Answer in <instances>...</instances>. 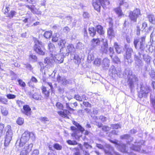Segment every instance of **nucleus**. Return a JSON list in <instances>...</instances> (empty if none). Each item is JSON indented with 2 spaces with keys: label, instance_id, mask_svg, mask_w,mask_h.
Instances as JSON below:
<instances>
[{
  "label": "nucleus",
  "instance_id": "09e8293b",
  "mask_svg": "<svg viewBox=\"0 0 155 155\" xmlns=\"http://www.w3.org/2000/svg\"><path fill=\"white\" fill-rule=\"evenodd\" d=\"M28 134L29 135V138L32 140V141H35V134L32 132H29Z\"/></svg>",
  "mask_w": 155,
  "mask_h": 155
},
{
  "label": "nucleus",
  "instance_id": "338daca9",
  "mask_svg": "<svg viewBox=\"0 0 155 155\" xmlns=\"http://www.w3.org/2000/svg\"><path fill=\"white\" fill-rule=\"evenodd\" d=\"M83 17L85 18H88L89 17V14L86 12H84L83 14Z\"/></svg>",
  "mask_w": 155,
  "mask_h": 155
},
{
  "label": "nucleus",
  "instance_id": "dca6fc26",
  "mask_svg": "<svg viewBox=\"0 0 155 155\" xmlns=\"http://www.w3.org/2000/svg\"><path fill=\"white\" fill-rule=\"evenodd\" d=\"M100 41L98 38H93L91 41V46L92 48H95L100 44Z\"/></svg>",
  "mask_w": 155,
  "mask_h": 155
},
{
  "label": "nucleus",
  "instance_id": "b1692460",
  "mask_svg": "<svg viewBox=\"0 0 155 155\" xmlns=\"http://www.w3.org/2000/svg\"><path fill=\"white\" fill-rule=\"evenodd\" d=\"M147 18L149 22L153 24H155V17L154 15L149 14L147 15Z\"/></svg>",
  "mask_w": 155,
  "mask_h": 155
},
{
  "label": "nucleus",
  "instance_id": "37998d69",
  "mask_svg": "<svg viewBox=\"0 0 155 155\" xmlns=\"http://www.w3.org/2000/svg\"><path fill=\"white\" fill-rule=\"evenodd\" d=\"M2 114L4 116H7L8 114V111L7 108L5 107L2 108L1 109Z\"/></svg>",
  "mask_w": 155,
  "mask_h": 155
},
{
  "label": "nucleus",
  "instance_id": "9b49d317",
  "mask_svg": "<svg viewBox=\"0 0 155 155\" xmlns=\"http://www.w3.org/2000/svg\"><path fill=\"white\" fill-rule=\"evenodd\" d=\"M144 141L142 140L138 142H136L135 143V145H132V146H130V149L135 151H140V147L141 145L143 144Z\"/></svg>",
  "mask_w": 155,
  "mask_h": 155
},
{
  "label": "nucleus",
  "instance_id": "bb28decb",
  "mask_svg": "<svg viewBox=\"0 0 155 155\" xmlns=\"http://www.w3.org/2000/svg\"><path fill=\"white\" fill-rule=\"evenodd\" d=\"M120 138L121 139H127V144L129 143V142L133 140V138L131 137L128 134H125L120 137Z\"/></svg>",
  "mask_w": 155,
  "mask_h": 155
},
{
  "label": "nucleus",
  "instance_id": "c03bdc74",
  "mask_svg": "<svg viewBox=\"0 0 155 155\" xmlns=\"http://www.w3.org/2000/svg\"><path fill=\"white\" fill-rule=\"evenodd\" d=\"M29 58L34 62H36L37 60V58L36 56L33 54H31L30 55Z\"/></svg>",
  "mask_w": 155,
  "mask_h": 155
},
{
  "label": "nucleus",
  "instance_id": "603ef678",
  "mask_svg": "<svg viewBox=\"0 0 155 155\" xmlns=\"http://www.w3.org/2000/svg\"><path fill=\"white\" fill-rule=\"evenodd\" d=\"M109 51V52L110 56L111 58H112L113 56V54L114 53L113 48L111 47H110L109 49L108 52Z\"/></svg>",
  "mask_w": 155,
  "mask_h": 155
},
{
  "label": "nucleus",
  "instance_id": "f03ea898",
  "mask_svg": "<svg viewBox=\"0 0 155 155\" xmlns=\"http://www.w3.org/2000/svg\"><path fill=\"white\" fill-rule=\"evenodd\" d=\"M125 75L128 78L127 82L131 88L134 87V85L137 84L138 78L134 74H133L132 71L129 69H126L124 71Z\"/></svg>",
  "mask_w": 155,
  "mask_h": 155
},
{
  "label": "nucleus",
  "instance_id": "7c9ffc66",
  "mask_svg": "<svg viewBox=\"0 0 155 155\" xmlns=\"http://www.w3.org/2000/svg\"><path fill=\"white\" fill-rule=\"evenodd\" d=\"M44 62L45 63L47 64V65L45 66V68H50L52 67V64L51 62H50L49 58H46L45 59Z\"/></svg>",
  "mask_w": 155,
  "mask_h": 155
},
{
  "label": "nucleus",
  "instance_id": "4468645a",
  "mask_svg": "<svg viewBox=\"0 0 155 155\" xmlns=\"http://www.w3.org/2000/svg\"><path fill=\"white\" fill-rule=\"evenodd\" d=\"M25 145L22 150L28 154L32 150L33 144L32 143H30Z\"/></svg>",
  "mask_w": 155,
  "mask_h": 155
},
{
  "label": "nucleus",
  "instance_id": "423d86ee",
  "mask_svg": "<svg viewBox=\"0 0 155 155\" xmlns=\"http://www.w3.org/2000/svg\"><path fill=\"white\" fill-rule=\"evenodd\" d=\"M29 139L28 132H25L22 135L21 139L17 140L16 144L18 145L20 147H23Z\"/></svg>",
  "mask_w": 155,
  "mask_h": 155
},
{
  "label": "nucleus",
  "instance_id": "58836bf2",
  "mask_svg": "<svg viewBox=\"0 0 155 155\" xmlns=\"http://www.w3.org/2000/svg\"><path fill=\"white\" fill-rule=\"evenodd\" d=\"M115 12L119 16H121L123 14L122 11L120 7L116 8L115 10Z\"/></svg>",
  "mask_w": 155,
  "mask_h": 155
},
{
  "label": "nucleus",
  "instance_id": "ddd939ff",
  "mask_svg": "<svg viewBox=\"0 0 155 155\" xmlns=\"http://www.w3.org/2000/svg\"><path fill=\"white\" fill-rule=\"evenodd\" d=\"M102 40L103 41V46L102 47V51L105 54H107L108 53L109 49L107 40L104 38H102Z\"/></svg>",
  "mask_w": 155,
  "mask_h": 155
},
{
  "label": "nucleus",
  "instance_id": "8fccbe9b",
  "mask_svg": "<svg viewBox=\"0 0 155 155\" xmlns=\"http://www.w3.org/2000/svg\"><path fill=\"white\" fill-rule=\"evenodd\" d=\"M17 124L19 125H21L24 123V119L21 117L18 118L16 121Z\"/></svg>",
  "mask_w": 155,
  "mask_h": 155
},
{
  "label": "nucleus",
  "instance_id": "de8ad7c7",
  "mask_svg": "<svg viewBox=\"0 0 155 155\" xmlns=\"http://www.w3.org/2000/svg\"><path fill=\"white\" fill-rule=\"evenodd\" d=\"M58 41V45L59 46H61L62 48H63V46H64V45L66 43L65 41V40H62L60 39V40H59Z\"/></svg>",
  "mask_w": 155,
  "mask_h": 155
},
{
  "label": "nucleus",
  "instance_id": "e2e57ef3",
  "mask_svg": "<svg viewBox=\"0 0 155 155\" xmlns=\"http://www.w3.org/2000/svg\"><path fill=\"white\" fill-rule=\"evenodd\" d=\"M113 129H117L119 128H120V127L118 124H115L112 125L111 127Z\"/></svg>",
  "mask_w": 155,
  "mask_h": 155
},
{
  "label": "nucleus",
  "instance_id": "9d476101",
  "mask_svg": "<svg viewBox=\"0 0 155 155\" xmlns=\"http://www.w3.org/2000/svg\"><path fill=\"white\" fill-rule=\"evenodd\" d=\"M110 142L113 143L115 144V146L118 149H119L121 152H127V151L126 150V145L122 143H120V142L118 143L117 140H115L114 141L110 140Z\"/></svg>",
  "mask_w": 155,
  "mask_h": 155
},
{
  "label": "nucleus",
  "instance_id": "13d9d810",
  "mask_svg": "<svg viewBox=\"0 0 155 155\" xmlns=\"http://www.w3.org/2000/svg\"><path fill=\"white\" fill-rule=\"evenodd\" d=\"M68 144L70 145H75L77 144V143L75 140H68L67 141Z\"/></svg>",
  "mask_w": 155,
  "mask_h": 155
},
{
  "label": "nucleus",
  "instance_id": "0eeeda50",
  "mask_svg": "<svg viewBox=\"0 0 155 155\" xmlns=\"http://www.w3.org/2000/svg\"><path fill=\"white\" fill-rule=\"evenodd\" d=\"M150 91L149 87L146 85H141L139 96L140 98L146 97Z\"/></svg>",
  "mask_w": 155,
  "mask_h": 155
},
{
  "label": "nucleus",
  "instance_id": "4c0bfd02",
  "mask_svg": "<svg viewBox=\"0 0 155 155\" xmlns=\"http://www.w3.org/2000/svg\"><path fill=\"white\" fill-rule=\"evenodd\" d=\"M0 102L3 104H7L8 100L4 97L0 96Z\"/></svg>",
  "mask_w": 155,
  "mask_h": 155
},
{
  "label": "nucleus",
  "instance_id": "412c9836",
  "mask_svg": "<svg viewBox=\"0 0 155 155\" xmlns=\"http://www.w3.org/2000/svg\"><path fill=\"white\" fill-rule=\"evenodd\" d=\"M23 112L27 115H29L31 114V109L29 106L28 105L24 106L23 107Z\"/></svg>",
  "mask_w": 155,
  "mask_h": 155
},
{
  "label": "nucleus",
  "instance_id": "f8f14e48",
  "mask_svg": "<svg viewBox=\"0 0 155 155\" xmlns=\"http://www.w3.org/2000/svg\"><path fill=\"white\" fill-rule=\"evenodd\" d=\"M92 5L96 10L98 12L100 11L101 5L100 0H93Z\"/></svg>",
  "mask_w": 155,
  "mask_h": 155
},
{
  "label": "nucleus",
  "instance_id": "7ed1b4c3",
  "mask_svg": "<svg viewBox=\"0 0 155 155\" xmlns=\"http://www.w3.org/2000/svg\"><path fill=\"white\" fill-rule=\"evenodd\" d=\"M35 45L34 47V50L38 54L44 55L45 54V48L41 41L37 38H34Z\"/></svg>",
  "mask_w": 155,
  "mask_h": 155
},
{
  "label": "nucleus",
  "instance_id": "79ce46f5",
  "mask_svg": "<svg viewBox=\"0 0 155 155\" xmlns=\"http://www.w3.org/2000/svg\"><path fill=\"white\" fill-rule=\"evenodd\" d=\"M56 107L58 109L63 110V106L62 104L60 102H57L55 105Z\"/></svg>",
  "mask_w": 155,
  "mask_h": 155
},
{
  "label": "nucleus",
  "instance_id": "a878e982",
  "mask_svg": "<svg viewBox=\"0 0 155 155\" xmlns=\"http://www.w3.org/2000/svg\"><path fill=\"white\" fill-rule=\"evenodd\" d=\"M41 89L42 93L44 94L45 97L47 98L49 95V89L47 90V88L45 86H42Z\"/></svg>",
  "mask_w": 155,
  "mask_h": 155
},
{
  "label": "nucleus",
  "instance_id": "f3484780",
  "mask_svg": "<svg viewBox=\"0 0 155 155\" xmlns=\"http://www.w3.org/2000/svg\"><path fill=\"white\" fill-rule=\"evenodd\" d=\"M57 80L58 83L63 85L66 84L68 83V81L64 77L58 76L57 77Z\"/></svg>",
  "mask_w": 155,
  "mask_h": 155
},
{
  "label": "nucleus",
  "instance_id": "a211bd4d",
  "mask_svg": "<svg viewBox=\"0 0 155 155\" xmlns=\"http://www.w3.org/2000/svg\"><path fill=\"white\" fill-rule=\"evenodd\" d=\"M110 60L107 58H104L102 62V66L104 69H107L109 66Z\"/></svg>",
  "mask_w": 155,
  "mask_h": 155
},
{
  "label": "nucleus",
  "instance_id": "c756f323",
  "mask_svg": "<svg viewBox=\"0 0 155 155\" xmlns=\"http://www.w3.org/2000/svg\"><path fill=\"white\" fill-rule=\"evenodd\" d=\"M75 49L72 45H69L67 47V51L68 53L70 52H74Z\"/></svg>",
  "mask_w": 155,
  "mask_h": 155
},
{
  "label": "nucleus",
  "instance_id": "a19ab883",
  "mask_svg": "<svg viewBox=\"0 0 155 155\" xmlns=\"http://www.w3.org/2000/svg\"><path fill=\"white\" fill-rule=\"evenodd\" d=\"M53 147L55 149L57 150H61L62 149V146L58 143H54Z\"/></svg>",
  "mask_w": 155,
  "mask_h": 155
},
{
  "label": "nucleus",
  "instance_id": "2f4dec72",
  "mask_svg": "<svg viewBox=\"0 0 155 155\" xmlns=\"http://www.w3.org/2000/svg\"><path fill=\"white\" fill-rule=\"evenodd\" d=\"M96 29L97 32L100 34L102 35L104 33L102 26L100 25H97L96 26Z\"/></svg>",
  "mask_w": 155,
  "mask_h": 155
},
{
  "label": "nucleus",
  "instance_id": "f704fd0d",
  "mask_svg": "<svg viewBox=\"0 0 155 155\" xmlns=\"http://www.w3.org/2000/svg\"><path fill=\"white\" fill-rule=\"evenodd\" d=\"M107 33L111 37V38L113 37L114 36L115 34L112 28H110L108 29L107 31Z\"/></svg>",
  "mask_w": 155,
  "mask_h": 155
},
{
  "label": "nucleus",
  "instance_id": "864d4df0",
  "mask_svg": "<svg viewBox=\"0 0 155 155\" xmlns=\"http://www.w3.org/2000/svg\"><path fill=\"white\" fill-rule=\"evenodd\" d=\"M101 59L100 58H97L95 59L94 63L98 66L100 65L101 64Z\"/></svg>",
  "mask_w": 155,
  "mask_h": 155
},
{
  "label": "nucleus",
  "instance_id": "ea45409f",
  "mask_svg": "<svg viewBox=\"0 0 155 155\" xmlns=\"http://www.w3.org/2000/svg\"><path fill=\"white\" fill-rule=\"evenodd\" d=\"M150 103L153 108L155 110V96L153 97L150 96Z\"/></svg>",
  "mask_w": 155,
  "mask_h": 155
},
{
  "label": "nucleus",
  "instance_id": "680f3d73",
  "mask_svg": "<svg viewBox=\"0 0 155 155\" xmlns=\"http://www.w3.org/2000/svg\"><path fill=\"white\" fill-rule=\"evenodd\" d=\"M45 85L46 86H49L50 87V89L51 90H53V86L52 85V83L51 82H46L45 83Z\"/></svg>",
  "mask_w": 155,
  "mask_h": 155
},
{
  "label": "nucleus",
  "instance_id": "5701e85b",
  "mask_svg": "<svg viewBox=\"0 0 155 155\" xmlns=\"http://www.w3.org/2000/svg\"><path fill=\"white\" fill-rule=\"evenodd\" d=\"M107 146L109 148V149L110 150L112 151V152L111 151L110 153L108 152V151H107V150H105V151L106 153L108 154V155H120L118 153L115 152L114 151V148L113 147H110V146L109 145H107Z\"/></svg>",
  "mask_w": 155,
  "mask_h": 155
},
{
  "label": "nucleus",
  "instance_id": "cd10ccee",
  "mask_svg": "<svg viewBox=\"0 0 155 155\" xmlns=\"http://www.w3.org/2000/svg\"><path fill=\"white\" fill-rule=\"evenodd\" d=\"M114 46L116 52L118 54L120 53L122 51V48L120 46L118 45L117 43L116 42L114 43Z\"/></svg>",
  "mask_w": 155,
  "mask_h": 155
},
{
  "label": "nucleus",
  "instance_id": "39448f33",
  "mask_svg": "<svg viewBox=\"0 0 155 155\" xmlns=\"http://www.w3.org/2000/svg\"><path fill=\"white\" fill-rule=\"evenodd\" d=\"M5 131L6 134L4 145L5 147H7L12 140L13 134L11 127L9 125H8L5 127Z\"/></svg>",
  "mask_w": 155,
  "mask_h": 155
},
{
  "label": "nucleus",
  "instance_id": "774afa93",
  "mask_svg": "<svg viewBox=\"0 0 155 155\" xmlns=\"http://www.w3.org/2000/svg\"><path fill=\"white\" fill-rule=\"evenodd\" d=\"M99 119L102 122H104L106 120L107 118L103 116H101L100 117Z\"/></svg>",
  "mask_w": 155,
  "mask_h": 155
},
{
  "label": "nucleus",
  "instance_id": "393cba45",
  "mask_svg": "<svg viewBox=\"0 0 155 155\" xmlns=\"http://www.w3.org/2000/svg\"><path fill=\"white\" fill-rule=\"evenodd\" d=\"M107 145H109L110 146V147H111L110 145H106V148L107 149H104V146L101 144H98V143H97L96 144V146L99 149H104V151L105 153L107 154L108 155V153H105V150H107V151H108V152H110L111 151V152H112V151L111 150H110L109 149V148L107 147Z\"/></svg>",
  "mask_w": 155,
  "mask_h": 155
},
{
  "label": "nucleus",
  "instance_id": "69168bd1",
  "mask_svg": "<svg viewBox=\"0 0 155 155\" xmlns=\"http://www.w3.org/2000/svg\"><path fill=\"white\" fill-rule=\"evenodd\" d=\"M84 47V45L81 42H78V48L79 49H82Z\"/></svg>",
  "mask_w": 155,
  "mask_h": 155
},
{
  "label": "nucleus",
  "instance_id": "6ab92c4d",
  "mask_svg": "<svg viewBox=\"0 0 155 155\" xmlns=\"http://www.w3.org/2000/svg\"><path fill=\"white\" fill-rule=\"evenodd\" d=\"M58 114L61 117H64L69 118L68 115L69 114V112L67 110H64L63 111H60L58 112Z\"/></svg>",
  "mask_w": 155,
  "mask_h": 155
},
{
  "label": "nucleus",
  "instance_id": "20e7f679",
  "mask_svg": "<svg viewBox=\"0 0 155 155\" xmlns=\"http://www.w3.org/2000/svg\"><path fill=\"white\" fill-rule=\"evenodd\" d=\"M146 36L141 37L140 38H135L134 39V44L136 49L139 48L143 50L144 48Z\"/></svg>",
  "mask_w": 155,
  "mask_h": 155
},
{
  "label": "nucleus",
  "instance_id": "6e6552de",
  "mask_svg": "<svg viewBox=\"0 0 155 155\" xmlns=\"http://www.w3.org/2000/svg\"><path fill=\"white\" fill-rule=\"evenodd\" d=\"M127 45H125V47L127 49L126 55L124 56L125 60L128 63H131L132 61L131 58V54L133 52V50L131 48L127 47Z\"/></svg>",
  "mask_w": 155,
  "mask_h": 155
},
{
  "label": "nucleus",
  "instance_id": "4be33fe9",
  "mask_svg": "<svg viewBox=\"0 0 155 155\" xmlns=\"http://www.w3.org/2000/svg\"><path fill=\"white\" fill-rule=\"evenodd\" d=\"M71 130L72 131V133L71 134L72 137H74V139H77V137H78V129L76 127L73 126L71 127Z\"/></svg>",
  "mask_w": 155,
  "mask_h": 155
},
{
  "label": "nucleus",
  "instance_id": "e433bc0d",
  "mask_svg": "<svg viewBox=\"0 0 155 155\" xmlns=\"http://www.w3.org/2000/svg\"><path fill=\"white\" fill-rule=\"evenodd\" d=\"M52 35V32L51 31H46L44 34V36L46 38H48L51 37Z\"/></svg>",
  "mask_w": 155,
  "mask_h": 155
},
{
  "label": "nucleus",
  "instance_id": "bf43d9fd",
  "mask_svg": "<svg viewBox=\"0 0 155 155\" xmlns=\"http://www.w3.org/2000/svg\"><path fill=\"white\" fill-rule=\"evenodd\" d=\"M79 131L83 133L84 131V130L83 127L78 124V134L79 133Z\"/></svg>",
  "mask_w": 155,
  "mask_h": 155
},
{
  "label": "nucleus",
  "instance_id": "72a5a7b5",
  "mask_svg": "<svg viewBox=\"0 0 155 155\" xmlns=\"http://www.w3.org/2000/svg\"><path fill=\"white\" fill-rule=\"evenodd\" d=\"M89 31L91 36L92 37L94 36L96 34V31L93 27L90 28L89 29Z\"/></svg>",
  "mask_w": 155,
  "mask_h": 155
},
{
  "label": "nucleus",
  "instance_id": "6e6d98bb",
  "mask_svg": "<svg viewBox=\"0 0 155 155\" xmlns=\"http://www.w3.org/2000/svg\"><path fill=\"white\" fill-rule=\"evenodd\" d=\"M6 96L9 99H15L16 97V95L10 94H7Z\"/></svg>",
  "mask_w": 155,
  "mask_h": 155
},
{
  "label": "nucleus",
  "instance_id": "473e14b6",
  "mask_svg": "<svg viewBox=\"0 0 155 155\" xmlns=\"http://www.w3.org/2000/svg\"><path fill=\"white\" fill-rule=\"evenodd\" d=\"M101 2V6L104 8H105L107 5H108L110 2L108 0H100Z\"/></svg>",
  "mask_w": 155,
  "mask_h": 155
},
{
  "label": "nucleus",
  "instance_id": "a18cd8bd",
  "mask_svg": "<svg viewBox=\"0 0 155 155\" xmlns=\"http://www.w3.org/2000/svg\"><path fill=\"white\" fill-rule=\"evenodd\" d=\"M17 81L18 82V84L21 86L24 87L26 86V84L25 83L23 82L22 80L20 79L17 80Z\"/></svg>",
  "mask_w": 155,
  "mask_h": 155
},
{
  "label": "nucleus",
  "instance_id": "4d7b16f0",
  "mask_svg": "<svg viewBox=\"0 0 155 155\" xmlns=\"http://www.w3.org/2000/svg\"><path fill=\"white\" fill-rule=\"evenodd\" d=\"M16 13V12H15L14 11H11L9 13L8 17L10 18H12L15 15Z\"/></svg>",
  "mask_w": 155,
  "mask_h": 155
},
{
  "label": "nucleus",
  "instance_id": "49530a36",
  "mask_svg": "<svg viewBox=\"0 0 155 155\" xmlns=\"http://www.w3.org/2000/svg\"><path fill=\"white\" fill-rule=\"evenodd\" d=\"M40 120L42 122L47 123L49 121L48 118L46 117H41L40 118Z\"/></svg>",
  "mask_w": 155,
  "mask_h": 155
},
{
  "label": "nucleus",
  "instance_id": "2eb2a0df",
  "mask_svg": "<svg viewBox=\"0 0 155 155\" xmlns=\"http://www.w3.org/2000/svg\"><path fill=\"white\" fill-rule=\"evenodd\" d=\"M109 74L110 76L114 78L118 75L117 71L114 66H111L110 68Z\"/></svg>",
  "mask_w": 155,
  "mask_h": 155
},
{
  "label": "nucleus",
  "instance_id": "0e129e2a",
  "mask_svg": "<svg viewBox=\"0 0 155 155\" xmlns=\"http://www.w3.org/2000/svg\"><path fill=\"white\" fill-rule=\"evenodd\" d=\"M110 128L107 126H104L102 127V130H103L106 131L110 130Z\"/></svg>",
  "mask_w": 155,
  "mask_h": 155
},
{
  "label": "nucleus",
  "instance_id": "052dcab7",
  "mask_svg": "<svg viewBox=\"0 0 155 155\" xmlns=\"http://www.w3.org/2000/svg\"><path fill=\"white\" fill-rule=\"evenodd\" d=\"M39 151L38 149L34 150L31 155H38L39 154Z\"/></svg>",
  "mask_w": 155,
  "mask_h": 155
},
{
  "label": "nucleus",
  "instance_id": "c9c22d12",
  "mask_svg": "<svg viewBox=\"0 0 155 155\" xmlns=\"http://www.w3.org/2000/svg\"><path fill=\"white\" fill-rule=\"evenodd\" d=\"M143 58L144 60L147 64H148L150 63L151 58L149 56L147 55L144 54L143 55Z\"/></svg>",
  "mask_w": 155,
  "mask_h": 155
},
{
  "label": "nucleus",
  "instance_id": "aec40b11",
  "mask_svg": "<svg viewBox=\"0 0 155 155\" xmlns=\"http://www.w3.org/2000/svg\"><path fill=\"white\" fill-rule=\"evenodd\" d=\"M134 60L136 65L139 68L143 66V64L142 61L140 59L139 57L136 55H134Z\"/></svg>",
  "mask_w": 155,
  "mask_h": 155
},
{
  "label": "nucleus",
  "instance_id": "f257e3e1",
  "mask_svg": "<svg viewBox=\"0 0 155 155\" xmlns=\"http://www.w3.org/2000/svg\"><path fill=\"white\" fill-rule=\"evenodd\" d=\"M48 47L51 55V57L54 60L55 59L58 61V63H61L63 61L64 56L62 53L58 54L61 52L60 50L58 48L56 49L52 43H50L48 44Z\"/></svg>",
  "mask_w": 155,
  "mask_h": 155
},
{
  "label": "nucleus",
  "instance_id": "c85d7f7f",
  "mask_svg": "<svg viewBox=\"0 0 155 155\" xmlns=\"http://www.w3.org/2000/svg\"><path fill=\"white\" fill-rule=\"evenodd\" d=\"M32 97L36 100H41L42 97L41 95V93L40 92H37L35 93L32 96Z\"/></svg>",
  "mask_w": 155,
  "mask_h": 155
},
{
  "label": "nucleus",
  "instance_id": "3c124183",
  "mask_svg": "<svg viewBox=\"0 0 155 155\" xmlns=\"http://www.w3.org/2000/svg\"><path fill=\"white\" fill-rule=\"evenodd\" d=\"M120 1V6L124 5L125 7H127L128 5L127 2H125V0H119Z\"/></svg>",
  "mask_w": 155,
  "mask_h": 155
},
{
  "label": "nucleus",
  "instance_id": "1a4fd4ad",
  "mask_svg": "<svg viewBox=\"0 0 155 155\" xmlns=\"http://www.w3.org/2000/svg\"><path fill=\"white\" fill-rule=\"evenodd\" d=\"M140 14V10L138 9H136L133 12H130L129 16L131 21L136 22L137 17Z\"/></svg>",
  "mask_w": 155,
  "mask_h": 155
},
{
  "label": "nucleus",
  "instance_id": "5fc2aeb1",
  "mask_svg": "<svg viewBox=\"0 0 155 155\" xmlns=\"http://www.w3.org/2000/svg\"><path fill=\"white\" fill-rule=\"evenodd\" d=\"M113 59V61L116 64H119L120 63V61L118 58L117 56H115L114 58H112Z\"/></svg>",
  "mask_w": 155,
  "mask_h": 155
}]
</instances>
